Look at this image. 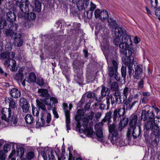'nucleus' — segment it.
Returning a JSON list of instances; mask_svg holds the SVG:
<instances>
[{
  "label": "nucleus",
  "mask_w": 160,
  "mask_h": 160,
  "mask_svg": "<svg viewBox=\"0 0 160 160\" xmlns=\"http://www.w3.org/2000/svg\"><path fill=\"white\" fill-rule=\"evenodd\" d=\"M109 131L110 134L108 137L111 142L114 144L117 142L118 137V132L115 129V124L112 123V125L109 126Z\"/></svg>",
  "instance_id": "obj_1"
},
{
  "label": "nucleus",
  "mask_w": 160,
  "mask_h": 160,
  "mask_svg": "<svg viewBox=\"0 0 160 160\" xmlns=\"http://www.w3.org/2000/svg\"><path fill=\"white\" fill-rule=\"evenodd\" d=\"M38 92L39 94V96L42 97L40 100L44 102L46 104L49 106V109H50L52 106L51 103L49 102V98L50 96L49 94L48 90L45 89H38Z\"/></svg>",
  "instance_id": "obj_2"
},
{
  "label": "nucleus",
  "mask_w": 160,
  "mask_h": 160,
  "mask_svg": "<svg viewBox=\"0 0 160 160\" xmlns=\"http://www.w3.org/2000/svg\"><path fill=\"white\" fill-rule=\"evenodd\" d=\"M141 128L139 125L129 128L128 130L127 134V137L128 138L130 136L131 133L132 132V136L134 138L136 139L139 136L141 133Z\"/></svg>",
  "instance_id": "obj_3"
},
{
  "label": "nucleus",
  "mask_w": 160,
  "mask_h": 160,
  "mask_svg": "<svg viewBox=\"0 0 160 160\" xmlns=\"http://www.w3.org/2000/svg\"><path fill=\"white\" fill-rule=\"evenodd\" d=\"M132 96H129L128 98L124 101L123 108H125L127 110H130L133 107L138 104V101L136 100L132 102Z\"/></svg>",
  "instance_id": "obj_4"
},
{
  "label": "nucleus",
  "mask_w": 160,
  "mask_h": 160,
  "mask_svg": "<svg viewBox=\"0 0 160 160\" xmlns=\"http://www.w3.org/2000/svg\"><path fill=\"white\" fill-rule=\"evenodd\" d=\"M118 64L115 60H113L111 64L108 66V74L111 78L113 77L118 72Z\"/></svg>",
  "instance_id": "obj_5"
},
{
  "label": "nucleus",
  "mask_w": 160,
  "mask_h": 160,
  "mask_svg": "<svg viewBox=\"0 0 160 160\" xmlns=\"http://www.w3.org/2000/svg\"><path fill=\"white\" fill-rule=\"evenodd\" d=\"M12 114V110L10 108H3L1 110V118L7 122H9Z\"/></svg>",
  "instance_id": "obj_6"
},
{
  "label": "nucleus",
  "mask_w": 160,
  "mask_h": 160,
  "mask_svg": "<svg viewBox=\"0 0 160 160\" xmlns=\"http://www.w3.org/2000/svg\"><path fill=\"white\" fill-rule=\"evenodd\" d=\"M125 108H118L114 110L112 115V118L114 122L118 121L119 118L125 114Z\"/></svg>",
  "instance_id": "obj_7"
},
{
  "label": "nucleus",
  "mask_w": 160,
  "mask_h": 160,
  "mask_svg": "<svg viewBox=\"0 0 160 160\" xmlns=\"http://www.w3.org/2000/svg\"><path fill=\"white\" fill-rule=\"evenodd\" d=\"M94 14L95 18H99L102 21L105 20L108 17V12L105 10L101 11L99 9H97L95 11Z\"/></svg>",
  "instance_id": "obj_8"
},
{
  "label": "nucleus",
  "mask_w": 160,
  "mask_h": 160,
  "mask_svg": "<svg viewBox=\"0 0 160 160\" xmlns=\"http://www.w3.org/2000/svg\"><path fill=\"white\" fill-rule=\"evenodd\" d=\"M29 6L30 7L31 9H33L32 6L30 4L28 0H26L25 2V5L24 7V5L22 3H20L19 5V8L21 11L22 12V13L21 15L18 14V16L20 18L22 17L24 13L26 14L27 12H29L30 10L29 8Z\"/></svg>",
  "instance_id": "obj_9"
},
{
  "label": "nucleus",
  "mask_w": 160,
  "mask_h": 160,
  "mask_svg": "<svg viewBox=\"0 0 160 160\" xmlns=\"http://www.w3.org/2000/svg\"><path fill=\"white\" fill-rule=\"evenodd\" d=\"M155 127L153 121L148 120L145 122L144 128V129H146L147 130H151L152 135H156L157 132L160 131V130L156 129Z\"/></svg>",
  "instance_id": "obj_10"
},
{
  "label": "nucleus",
  "mask_w": 160,
  "mask_h": 160,
  "mask_svg": "<svg viewBox=\"0 0 160 160\" xmlns=\"http://www.w3.org/2000/svg\"><path fill=\"white\" fill-rule=\"evenodd\" d=\"M4 66H7L12 71H15L17 70L16 61L13 59H6L3 63Z\"/></svg>",
  "instance_id": "obj_11"
},
{
  "label": "nucleus",
  "mask_w": 160,
  "mask_h": 160,
  "mask_svg": "<svg viewBox=\"0 0 160 160\" xmlns=\"http://www.w3.org/2000/svg\"><path fill=\"white\" fill-rule=\"evenodd\" d=\"M103 125V123L100 122L98 124H96L95 126V128L96 130V135L97 137L99 138H101L102 141L103 139V132L102 127L101 126Z\"/></svg>",
  "instance_id": "obj_12"
},
{
  "label": "nucleus",
  "mask_w": 160,
  "mask_h": 160,
  "mask_svg": "<svg viewBox=\"0 0 160 160\" xmlns=\"http://www.w3.org/2000/svg\"><path fill=\"white\" fill-rule=\"evenodd\" d=\"M123 62L124 63L125 65L127 66L128 67V73L129 77H131L132 76V71L133 70L132 69L133 63L131 60V59L129 58L125 60Z\"/></svg>",
  "instance_id": "obj_13"
},
{
  "label": "nucleus",
  "mask_w": 160,
  "mask_h": 160,
  "mask_svg": "<svg viewBox=\"0 0 160 160\" xmlns=\"http://www.w3.org/2000/svg\"><path fill=\"white\" fill-rule=\"evenodd\" d=\"M46 123L48 124L51 121V115L49 113H45V115L43 114V113L41 114V120L42 122V126H47L48 125H45V119H46Z\"/></svg>",
  "instance_id": "obj_14"
},
{
  "label": "nucleus",
  "mask_w": 160,
  "mask_h": 160,
  "mask_svg": "<svg viewBox=\"0 0 160 160\" xmlns=\"http://www.w3.org/2000/svg\"><path fill=\"white\" fill-rule=\"evenodd\" d=\"M113 96V95L110 94L109 96L106 98L107 110H108L109 108L110 101L111 102V104L112 106L114 104L115 102L116 103L118 102H117L116 101V98Z\"/></svg>",
  "instance_id": "obj_15"
},
{
  "label": "nucleus",
  "mask_w": 160,
  "mask_h": 160,
  "mask_svg": "<svg viewBox=\"0 0 160 160\" xmlns=\"http://www.w3.org/2000/svg\"><path fill=\"white\" fill-rule=\"evenodd\" d=\"M20 101L23 111L25 112H28L29 110L30 106L27 100L24 98H22L20 99Z\"/></svg>",
  "instance_id": "obj_16"
},
{
  "label": "nucleus",
  "mask_w": 160,
  "mask_h": 160,
  "mask_svg": "<svg viewBox=\"0 0 160 160\" xmlns=\"http://www.w3.org/2000/svg\"><path fill=\"white\" fill-rule=\"evenodd\" d=\"M89 3V0H82L81 3L77 4L78 10L79 11L84 10L87 8Z\"/></svg>",
  "instance_id": "obj_17"
},
{
  "label": "nucleus",
  "mask_w": 160,
  "mask_h": 160,
  "mask_svg": "<svg viewBox=\"0 0 160 160\" xmlns=\"http://www.w3.org/2000/svg\"><path fill=\"white\" fill-rule=\"evenodd\" d=\"M123 51V52L122 53L125 56V58H124L123 61H125L126 59L130 58V57L132 56L134 53V50L132 48H130V49L127 48L125 51Z\"/></svg>",
  "instance_id": "obj_18"
},
{
  "label": "nucleus",
  "mask_w": 160,
  "mask_h": 160,
  "mask_svg": "<svg viewBox=\"0 0 160 160\" xmlns=\"http://www.w3.org/2000/svg\"><path fill=\"white\" fill-rule=\"evenodd\" d=\"M122 93L123 95V102L128 98V96L130 94L131 95V89L129 88L126 86L122 89Z\"/></svg>",
  "instance_id": "obj_19"
},
{
  "label": "nucleus",
  "mask_w": 160,
  "mask_h": 160,
  "mask_svg": "<svg viewBox=\"0 0 160 160\" xmlns=\"http://www.w3.org/2000/svg\"><path fill=\"white\" fill-rule=\"evenodd\" d=\"M138 116L136 115H132L131 117V120L129 123L130 128L138 126L137 124Z\"/></svg>",
  "instance_id": "obj_20"
},
{
  "label": "nucleus",
  "mask_w": 160,
  "mask_h": 160,
  "mask_svg": "<svg viewBox=\"0 0 160 160\" xmlns=\"http://www.w3.org/2000/svg\"><path fill=\"white\" fill-rule=\"evenodd\" d=\"M112 34L113 36L115 35V37H120L122 35L124 34V32L122 28L119 27H116L115 28V30Z\"/></svg>",
  "instance_id": "obj_21"
},
{
  "label": "nucleus",
  "mask_w": 160,
  "mask_h": 160,
  "mask_svg": "<svg viewBox=\"0 0 160 160\" xmlns=\"http://www.w3.org/2000/svg\"><path fill=\"white\" fill-rule=\"evenodd\" d=\"M7 18L8 21L11 22L15 21L16 16L15 13L11 11H9L6 14Z\"/></svg>",
  "instance_id": "obj_22"
},
{
  "label": "nucleus",
  "mask_w": 160,
  "mask_h": 160,
  "mask_svg": "<svg viewBox=\"0 0 160 160\" xmlns=\"http://www.w3.org/2000/svg\"><path fill=\"white\" fill-rule=\"evenodd\" d=\"M10 94L12 97L16 98L20 97L21 92L18 89L13 88L11 89L10 91Z\"/></svg>",
  "instance_id": "obj_23"
},
{
  "label": "nucleus",
  "mask_w": 160,
  "mask_h": 160,
  "mask_svg": "<svg viewBox=\"0 0 160 160\" xmlns=\"http://www.w3.org/2000/svg\"><path fill=\"white\" fill-rule=\"evenodd\" d=\"M142 72V69L138 65L135 68L134 77L137 79H138L141 77Z\"/></svg>",
  "instance_id": "obj_24"
},
{
  "label": "nucleus",
  "mask_w": 160,
  "mask_h": 160,
  "mask_svg": "<svg viewBox=\"0 0 160 160\" xmlns=\"http://www.w3.org/2000/svg\"><path fill=\"white\" fill-rule=\"evenodd\" d=\"M26 78L27 80V81L29 83L35 82L37 79L35 74L32 72L30 73L28 76Z\"/></svg>",
  "instance_id": "obj_25"
},
{
  "label": "nucleus",
  "mask_w": 160,
  "mask_h": 160,
  "mask_svg": "<svg viewBox=\"0 0 160 160\" xmlns=\"http://www.w3.org/2000/svg\"><path fill=\"white\" fill-rule=\"evenodd\" d=\"M151 4L152 9L160 8V0H151Z\"/></svg>",
  "instance_id": "obj_26"
},
{
  "label": "nucleus",
  "mask_w": 160,
  "mask_h": 160,
  "mask_svg": "<svg viewBox=\"0 0 160 160\" xmlns=\"http://www.w3.org/2000/svg\"><path fill=\"white\" fill-rule=\"evenodd\" d=\"M10 53L8 52L5 51L0 54V59L1 60L10 59Z\"/></svg>",
  "instance_id": "obj_27"
},
{
  "label": "nucleus",
  "mask_w": 160,
  "mask_h": 160,
  "mask_svg": "<svg viewBox=\"0 0 160 160\" xmlns=\"http://www.w3.org/2000/svg\"><path fill=\"white\" fill-rule=\"evenodd\" d=\"M110 90L108 88L104 86H102V88L101 90V95L104 97L108 96L110 93Z\"/></svg>",
  "instance_id": "obj_28"
},
{
  "label": "nucleus",
  "mask_w": 160,
  "mask_h": 160,
  "mask_svg": "<svg viewBox=\"0 0 160 160\" xmlns=\"http://www.w3.org/2000/svg\"><path fill=\"white\" fill-rule=\"evenodd\" d=\"M27 14L25 16V19L31 21L34 20L36 18V14L33 12H27Z\"/></svg>",
  "instance_id": "obj_29"
},
{
  "label": "nucleus",
  "mask_w": 160,
  "mask_h": 160,
  "mask_svg": "<svg viewBox=\"0 0 160 160\" xmlns=\"http://www.w3.org/2000/svg\"><path fill=\"white\" fill-rule=\"evenodd\" d=\"M149 111H148L147 112L144 110H142L141 113V119L145 121L147 120H148V116Z\"/></svg>",
  "instance_id": "obj_30"
},
{
  "label": "nucleus",
  "mask_w": 160,
  "mask_h": 160,
  "mask_svg": "<svg viewBox=\"0 0 160 160\" xmlns=\"http://www.w3.org/2000/svg\"><path fill=\"white\" fill-rule=\"evenodd\" d=\"M25 120L26 122L29 124H32L34 121L32 116L30 114H27L25 117Z\"/></svg>",
  "instance_id": "obj_31"
},
{
  "label": "nucleus",
  "mask_w": 160,
  "mask_h": 160,
  "mask_svg": "<svg viewBox=\"0 0 160 160\" xmlns=\"http://www.w3.org/2000/svg\"><path fill=\"white\" fill-rule=\"evenodd\" d=\"M122 41L123 42L128 44L129 43L131 42V39L129 36L124 34L122 37Z\"/></svg>",
  "instance_id": "obj_32"
},
{
  "label": "nucleus",
  "mask_w": 160,
  "mask_h": 160,
  "mask_svg": "<svg viewBox=\"0 0 160 160\" xmlns=\"http://www.w3.org/2000/svg\"><path fill=\"white\" fill-rule=\"evenodd\" d=\"M8 102L9 104V106L12 108H17V105L16 102L12 98H8Z\"/></svg>",
  "instance_id": "obj_33"
},
{
  "label": "nucleus",
  "mask_w": 160,
  "mask_h": 160,
  "mask_svg": "<svg viewBox=\"0 0 160 160\" xmlns=\"http://www.w3.org/2000/svg\"><path fill=\"white\" fill-rule=\"evenodd\" d=\"M119 46L120 49V51L122 53L123 52V51H122V50L125 51L127 48H128L129 47V46L128 43L123 42H122L120 43Z\"/></svg>",
  "instance_id": "obj_34"
},
{
  "label": "nucleus",
  "mask_w": 160,
  "mask_h": 160,
  "mask_svg": "<svg viewBox=\"0 0 160 160\" xmlns=\"http://www.w3.org/2000/svg\"><path fill=\"white\" fill-rule=\"evenodd\" d=\"M36 102L39 109H41L45 113L46 112L47 110L44 104L38 100H36Z\"/></svg>",
  "instance_id": "obj_35"
},
{
  "label": "nucleus",
  "mask_w": 160,
  "mask_h": 160,
  "mask_svg": "<svg viewBox=\"0 0 160 160\" xmlns=\"http://www.w3.org/2000/svg\"><path fill=\"white\" fill-rule=\"evenodd\" d=\"M153 122L156 129L160 130V129L159 128V127L160 126V118H159L158 116L154 118Z\"/></svg>",
  "instance_id": "obj_36"
},
{
  "label": "nucleus",
  "mask_w": 160,
  "mask_h": 160,
  "mask_svg": "<svg viewBox=\"0 0 160 160\" xmlns=\"http://www.w3.org/2000/svg\"><path fill=\"white\" fill-rule=\"evenodd\" d=\"M66 117V122L67 130L70 129L69 124L70 123V113H67L65 114Z\"/></svg>",
  "instance_id": "obj_37"
},
{
  "label": "nucleus",
  "mask_w": 160,
  "mask_h": 160,
  "mask_svg": "<svg viewBox=\"0 0 160 160\" xmlns=\"http://www.w3.org/2000/svg\"><path fill=\"white\" fill-rule=\"evenodd\" d=\"M79 131L80 133L81 132H84V133H87L88 135H92L93 132V130L92 129L88 128H87L83 129H80Z\"/></svg>",
  "instance_id": "obj_38"
},
{
  "label": "nucleus",
  "mask_w": 160,
  "mask_h": 160,
  "mask_svg": "<svg viewBox=\"0 0 160 160\" xmlns=\"http://www.w3.org/2000/svg\"><path fill=\"white\" fill-rule=\"evenodd\" d=\"M25 150L23 148H20L17 150V156H19L20 158H22L24 155Z\"/></svg>",
  "instance_id": "obj_39"
},
{
  "label": "nucleus",
  "mask_w": 160,
  "mask_h": 160,
  "mask_svg": "<svg viewBox=\"0 0 160 160\" xmlns=\"http://www.w3.org/2000/svg\"><path fill=\"white\" fill-rule=\"evenodd\" d=\"M35 9L36 10L39 12L41 10V4L39 1L35 0Z\"/></svg>",
  "instance_id": "obj_40"
},
{
  "label": "nucleus",
  "mask_w": 160,
  "mask_h": 160,
  "mask_svg": "<svg viewBox=\"0 0 160 160\" xmlns=\"http://www.w3.org/2000/svg\"><path fill=\"white\" fill-rule=\"evenodd\" d=\"M14 44L18 47H21L23 43V41L21 38L14 40Z\"/></svg>",
  "instance_id": "obj_41"
},
{
  "label": "nucleus",
  "mask_w": 160,
  "mask_h": 160,
  "mask_svg": "<svg viewBox=\"0 0 160 160\" xmlns=\"http://www.w3.org/2000/svg\"><path fill=\"white\" fill-rule=\"evenodd\" d=\"M111 89L112 91L119 89V85L116 82H112L111 85Z\"/></svg>",
  "instance_id": "obj_42"
},
{
  "label": "nucleus",
  "mask_w": 160,
  "mask_h": 160,
  "mask_svg": "<svg viewBox=\"0 0 160 160\" xmlns=\"http://www.w3.org/2000/svg\"><path fill=\"white\" fill-rule=\"evenodd\" d=\"M12 117L10 118V121L12 123L16 125L18 121V119L16 115L14 114H12Z\"/></svg>",
  "instance_id": "obj_43"
},
{
  "label": "nucleus",
  "mask_w": 160,
  "mask_h": 160,
  "mask_svg": "<svg viewBox=\"0 0 160 160\" xmlns=\"http://www.w3.org/2000/svg\"><path fill=\"white\" fill-rule=\"evenodd\" d=\"M3 32L7 36L12 38L13 36L14 32L11 29H6L4 30Z\"/></svg>",
  "instance_id": "obj_44"
},
{
  "label": "nucleus",
  "mask_w": 160,
  "mask_h": 160,
  "mask_svg": "<svg viewBox=\"0 0 160 160\" xmlns=\"http://www.w3.org/2000/svg\"><path fill=\"white\" fill-rule=\"evenodd\" d=\"M115 92L111 95H113V96L115 97L116 99V101L118 102V97L119 96L121 95V93L119 89L115 90Z\"/></svg>",
  "instance_id": "obj_45"
},
{
  "label": "nucleus",
  "mask_w": 160,
  "mask_h": 160,
  "mask_svg": "<svg viewBox=\"0 0 160 160\" xmlns=\"http://www.w3.org/2000/svg\"><path fill=\"white\" fill-rule=\"evenodd\" d=\"M2 145V142H0V148ZM6 157V155L5 153L2 150L0 151V160H5Z\"/></svg>",
  "instance_id": "obj_46"
},
{
  "label": "nucleus",
  "mask_w": 160,
  "mask_h": 160,
  "mask_svg": "<svg viewBox=\"0 0 160 160\" xmlns=\"http://www.w3.org/2000/svg\"><path fill=\"white\" fill-rule=\"evenodd\" d=\"M57 153L54 151H51L48 153L49 160H53L54 159L55 156H57Z\"/></svg>",
  "instance_id": "obj_47"
},
{
  "label": "nucleus",
  "mask_w": 160,
  "mask_h": 160,
  "mask_svg": "<svg viewBox=\"0 0 160 160\" xmlns=\"http://www.w3.org/2000/svg\"><path fill=\"white\" fill-rule=\"evenodd\" d=\"M81 118L82 117L79 115L78 114L75 117V119L77 122V127L79 128L81 127V123L80 122V120Z\"/></svg>",
  "instance_id": "obj_48"
},
{
  "label": "nucleus",
  "mask_w": 160,
  "mask_h": 160,
  "mask_svg": "<svg viewBox=\"0 0 160 160\" xmlns=\"http://www.w3.org/2000/svg\"><path fill=\"white\" fill-rule=\"evenodd\" d=\"M112 112L111 111H109L108 113L106 114L105 118L101 122H102L103 124L105 121L111 119L112 117Z\"/></svg>",
  "instance_id": "obj_49"
},
{
  "label": "nucleus",
  "mask_w": 160,
  "mask_h": 160,
  "mask_svg": "<svg viewBox=\"0 0 160 160\" xmlns=\"http://www.w3.org/2000/svg\"><path fill=\"white\" fill-rule=\"evenodd\" d=\"M121 73L122 77L124 79L125 78L127 74L126 68L125 67L122 66L121 68Z\"/></svg>",
  "instance_id": "obj_50"
},
{
  "label": "nucleus",
  "mask_w": 160,
  "mask_h": 160,
  "mask_svg": "<svg viewBox=\"0 0 160 160\" xmlns=\"http://www.w3.org/2000/svg\"><path fill=\"white\" fill-rule=\"evenodd\" d=\"M82 125L84 128H87L88 127V119L87 118H84L82 120Z\"/></svg>",
  "instance_id": "obj_51"
},
{
  "label": "nucleus",
  "mask_w": 160,
  "mask_h": 160,
  "mask_svg": "<svg viewBox=\"0 0 160 160\" xmlns=\"http://www.w3.org/2000/svg\"><path fill=\"white\" fill-rule=\"evenodd\" d=\"M23 74H20L17 73L15 75V78L17 80L22 81L23 78Z\"/></svg>",
  "instance_id": "obj_52"
},
{
  "label": "nucleus",
  "mask_w": 160,
  "mask_h": 160,
  "mask_svg": "<svg viewBox=\"0 0 160 160\" xmlns=\"http://www.w3.org/2000/svg\"><path fill=\"white\" fill-rule=\"evenodd\" d=\"M34 153L32 151L29 152L26 155V157L27 159L30 160L32 159L34 157Z\"/></svg>",
  "instance_id": "obj_53"
},
{
  "label": "nucleus",
  "mask_w": 160,
  "mask_h": 160,
  "mask_svg": "<svg viewBox=\"0 0 160 160\" xmlns=\"http://www.w3.org/2000/svg\"><path fill=\"white\" fill-rule=\"evenodd\" d=\"M122 42V39H121L120 37H115L113 40L114 44L116 46L119 45L120 43Z\"/></svg>",
  "instance_id": "obj_54"
},
{
  "label": "nucleus",
  "mask_w": 160,
  "mask_h": 160,
  "mask_svg": "<svg viewBox=\"0 0 160 160\" xmlns=\"http://www.w3.org/2000/svg\"><path fill=\"white\" fill-rule=\"evenodd\" d=\"M37 83L40 86L43 87L44 83L43 79L42 78H37Z\"/></svg>",
  "instance_id": "obj_55"
},
{
  "label": "nucleus",
  "mask_w": 160,
  "mask_h": 160,
  "mask_svg": "<svg viewBox=\"0 0 160 160\" xmlns=\"http://www.w3.org/2000/svg\"><path fill=\"white\" fill-rule=\"evenodd\" d=\"M95 94L92 92H88L86 93V97L88 98L95 99Z\"/></svg>",
  "instance_id": "obj_56"
},
{
  "label": "nucleus",
  "mask_w": 160,
  "mask_h": 160,
  "mask_svg": "<svg viewBox=\"0 0 160 160\" xmlns=\"http://www.w3.org/2000/svg\"><path fill=\"white\" fill-rule=\"evenodd\" d=\"M68 104L66 103H63L62 104V108L65 113V114H66L67 113H70L69 110H68Z\"/></svg>",
  "instance_id": "obj_57"
},
{
  "label": "nucleus",
  "mask_w": 160,
  "mask_h": 160,
  "mask_svg": "<svg viewBox=\"0 0 160 160\" xmlns=\"http://www.w3.org/2000/svg\"><path fill=\"white\" fill-rule=\"evenodd\" d=\"M16 153V151L15 150H13L8 156V158L9 159H11L12 160H15L16 158H14L15 157V154Z\"/></svg>",
  "instance_id": "obj_58"
},
{
  "label": "nucleus",
  "mask_w": 160,
  "mask_h": 160,
  "mask_svg": "<svg viewBox=\"0 0 160 160\" xmlns=\"http://www.w3.org/2000/svg\"><path fill=\"white\" fill-rule=\"evenodd\" d=\"M32 113L34 116L38 117L39 114V110H38L37 108H32Z\"/></svg>",
  "instance_id": "obj_59"
},
{
  "label": "nucleus",
  "mask_w": 160,
  "mask_h": 160,
  "mask_svg": "<svg viewBox=\"0 0 160 160\" xmlns=\"http://www.w3.org/2000/svg\"><path fill=\"white\" fill-rule=\"evenodd\" d=\"M104 96H102L101 95V96H99L98 97H97L96 96L95 98V100L98 102H103L104 100L103 98Z\"/></svg>",
  "instance_id": "obj_60"
},
{
  "label": "nucleus",
  "mask_w": 160,
  "mask_h": 160,
  "mask_svg": "<svg viewBox=\"0 0 160 160\" xmlns=\"http://www.w3.org/2000/svg\"><path fill=\"white\" fill-rule=\"evenodd\" d=\"M128 119L127 118H123L122 120H121L120 123L123 124L124 126H125L128 124Z\"/></svg>",
  "instance_id": "obj_61"
},
{
  "label": "nucleus",
  "mask_w": 160,
  "mask_h": 160,
  "mask_svg": "<svg viewBox=\"0 0 160 160\" xmlns=\"http://www.w3.org/2000/svg\"><path fill=\"white\" fill-rule=\"evenodd\" d=\"M108 22L109 24L111 26H114L116 24V21L111 18H109L108 19Z\"/></svg>",
  "instance_id": "obj_62"
},
{
  "label": "nucleus",
  "mask_w": 160,
  "mask_h": 160,
  "mask_svg": "<svg viewBox=\"0 0 160 160\" xmlns=\"http://www.w3.org/2000/svg\"><path fill=\"white\" fill-rule=\"evenodd\" d=\"M96 5L95 4L91 2L90 4V7L89 10L91 11H93L96 8Z\"/></svg>",
  "instance_id": "obj_63"
},
{
  "label": "nucleus",
  "mask_w": 160,
  "mask_h": 160,
  "mask_svg": "<svg viewBox=\"0 0 160 160\" xmlns=\"http://www.w3.org/2000/svg\"><path fill=\"white\" fill-rule=\"evenodd\" d=\"M24 24L25 26L28 28H29L33 25L32 21L28 20L24 22Z\"/></svg>",
  "instance_id": "obj_64"
}]
</instances>
